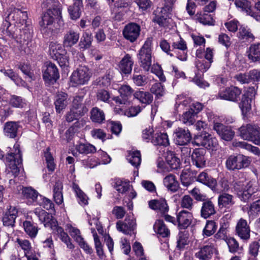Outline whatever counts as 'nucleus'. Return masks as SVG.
<instances>
[{"label": "nucleus", "mask_w": 260, "mask_h": 260, "mask_svg": "<svg viewBox=\"0 0 260 260\" xmlns=\"http://www.w3.org/2000/svg\"><path fill=\"white\" fill-rule=\"evenodd\" d=\"M193 143L197 146H203L212 151L217 150L218 147L217 139L207 133L196 136Z\"/></svg>", "instance_id": "423d86ee"}, {"label": "nucleus", "mask_w": 260, "mask_h": 260, "mask_svg": "<svg viewBox=\"0 0 260 260\" xmlns=\"http://www.w3.org/2000/svg\"><path fill=\"white\" fill-rule=\"evenodd\" d=\"M90 119L93 122L102 123L105 120V115L103 110L94 107L90 111Z\"/></svg>", "instance_id": "a19ab883"}, {"label": "nucleus", "mask_w": 260, "mask_h": 260, "mask_svg": "<svg viewBox=\"0 0 260 260\" xmlns=\"http://www.w3.org/2000/svg\"><path fill=\"white\" fill-rule=\"evenodd\" d=\"M248 213L249 216L254 218L260 213V200L253 202L250 206Z\"/></svg>", "instance_id": "774afa93"}, {"label": "nucleus", "mask_w": 260, "mask_h": 260, "mask_svg": "<svg viewBox=\"0 0 260 260\" xmlns=\"http://www.w3.org/2000/svg\"><path fill=\"white\" fill-rule=\"evenodd\" d=\"M169 12L165 7L157 8L153 12L154 15L152 21L160 26H165L168 23L166 13Z\"/></svg>", "instance_id": "bb28decb"}, {"label": "nucleus", "mask_w": 260, "mask_h": 260, "mask_svg": "<svg viewBox=\"0 0 260 260\" xmlns=\"http://www.w3.org/2000/svg\"><path fill=\"white\" fill-rule=\"evenodd\" d=\"M62 190V184L59 182H56L53 189V198L54 201L58 205H60L63 203Z\"/></svg>", "instance_id": "09e8293b"}, {"label": "nucleus", "mask_w": 260, "mask_h": 260, "mask_svg": "<svg viewBox=\"0 0 260 260\" xmlns=\"http://www.w3.org/2000/svg\"><path fill=\"white\" fill-rule=\"evenodd\" d=\"M215 250L213 245H205L195 253V256L201 260H209L212 258Z\"/></svg>", "instance_id": "cd10ccee"}, {"label": "nucleus", "mask_w": 260, "mask_h": 260, "mask_svg": "<svg viewBox=\"0 0 260 260\" xmlns=\"http://www.w3.org/2000/svg\"><path fill=\"white\" fill-rule=\"evenodd\" d=\"M152 40L148 38L137 54L140 66L145 71H149L152 63Z\"/></svg>", "instance_id": "7ed1b4c3"}, {"label": "nucleus", "mask_w": 260, "mask_h": 260, "mask_svg": "<svg viewBox=\"0 0 260 260\" xmlns=\"http://www.w3.org/2000/svg\"><path fill=\"white\" fill-rule=\"evenodd\" d=\"M44 157L47 164V169L49 171L53 172L55 168L54 158L50 152V148H47L44 151Z\"/></svg>", "instance_id": "680f3d73"}, {"label": "nucleus", "mask_w": 260, "mask_h": 260, "mask_svg": "<svg viewBox=\"0 0 260 260\" xmlns=\"http://www.w3.org/2000/svg\"><path fill=\"white\" fill-rule=\"evenodd\" d=\"M34 213L40 222L46 228L51 229L54 222V224L56 223L57 221L53 218L52 215L43 209L37 208L34 210Z\"/></svg>", "instance_id": "f3484780"}, {"label": "nucleus", "mask_w": 260, "mask_h": 260, "mask_svg": "<svg viewBox=\"0 0 260 260\" xmlns=\"http://www.w3.org/2000/svg\"><path fill=\"white\" fill-rule=\"evenodd\" d=\"M255 184V182L253 181L248 182L237 181L234 184V189L241 200L246 202L257 190Z\"/></svg>", "instance_id": "20e7f679"}, {"label": "nucleus", "mask_w": 260, "mask_h": 260, "mask_svg": "<svg viewBox=\"0 0 260 260\" xmlns=\"http://www.w3.org/2000/svg\"><path fill=\"white\" fill-rule=\"evenodd\" d=\"M149 206L151 209L161 215L167 213L169 210L167 201L164 199L151 200L149 202Z\"/></svg>", "instance_id": "5701e85b"}, {"label": "nucleus", "mask_w": 260, "mask_h": 260, "mask_svg": "<svg viewBox=\"0 0 260 260\" xmlns=\"http://www.w3.org/2000/svg\"><path fill=\"white\" fill-rule=\"evenodd\" d=\"M172 51L179 59L185 61L187 58V47L186 42L181 37L172 44Z\"/></svg>", "instance_id": "9d476101"}, {"label": "nucleus", "mask_w": 260, "mask_h": 260, "mask_svg": "<svg viewBox=\"0 0 260 260\" xmlns=\"http://www.w3.org/2000/svg\"><path fill=\"white\" fill-rule=\"evenodd\" d=\"M20 127L19 122L13 121L6 122L4 126V134L10 138H15L17 136Z\"/></svg>", "instance_id": "a878e982"}, {"label": "nucleus", "mask_w": 260, "mask_h": 260, "mask_svg": "<svg viewBox=\"0 0 260 260\" xmlns=\"http://www.w3.org/2000/svg\"><path fill=\"white\" fill-rule=\"evenodd\" d=\"M215 205L210 199H206L203 201L201 208V216L207 219L216 213Z\"/></svg>", "instance_id": "b1692460"}, {"label": "nucleus", "mask_w": 260, "mask_h": 260, "mask_svg": "<svg viewBox=\"0 0 260 260\" xmlns=\"http://www.w3.org/2000/svg\"><path fill=\"white\" fill-rule=\"evenodd\" d=\"M238 38L243 42H252L255 37L251 29L247 26L241 25L237 33Z\"/></svg>", "instance_id": "72a5a7b5"}, {"label": "nucleus", "mask_w": 260, "mask_h": 260, "mask_svg": "<svg viewBox=\"0 0 260 260\" xmlns=\"http://www.w3.org/2000/svg\"><path fill=\"white\" fill-rule=\"evenodd\" d=\"M119 92L120 94V96L125 98V100L127 101L134 93V90L128 85H122L119 89Z\"/></svg>", "instance_id": "0e129e2a"}, {"label": "nucleus", "mask_w": 260, "mask_h": 260, "mask_svg": "<svg viewBox=\"0 0 260 260\" xmlns=\"http://www.w3.org/2000/svg\"><path fill=\"white\" fill-rule=\"evenodd\" d=\"M114 187L118 192L124 193L130 190L132 186L129 182L118 179L116 181Z\"/></svg>", "instance_id": "13d9d810"}, {"label": "nucleus", "mask_w": 260, "mask_h": 260, "mask_svg": "<svg viewBox=\"0 0 260 260\" xmlns=\"http://www.w3.org/2000/svg\"><path fill=\"white\" fill-rule=\"evenodd\" d=\"M43 77L45 82L53 84L59 77L58 69L55 64L46 62L43 67Z\"/></svg>", "instance_id": "6e6552de"}, {"label": "nucleus", "mask_w": 260, "mask_h": 260, "mask_svg": "<svg viewBox=\"0 0 260 260\" xmlns=\"http://www.w3.org/2000/svg\"><path fill=\"white\" fill-rule=\"evenodd\" d=\"M250 162L247 156L240 154H234L226 158L225 167L230 171L239 170L249 166Z\"/></svg>", "instance_id": "39448f33"}, {"label": "nucleus", "mask_w": 260, "mask_h": 260, "mask_svg": "<svg viewBox=\"0 0 260 260\" xmlns=\"http://www.w3.org/2000/svg\"><path fill=\"white\" fill-rule=\"evenodd\" d=\"M14 148L15 152L8 154L6 156V162L8 166L7 169L8 174H11L15 177L19 173L20 170L18 166L22 164V158L19 145L15 144L14 145Z\"/></svg>", "instance_id": "f03ea898"}, {"label": "nucleus", "mask_w": 260, "mask_h": 260, "mask_svg": "<svg viewBox=\"0 0 260 260\" xmlns=\"http://www.w3.org/2000/svg\"><path fill=\"white\" fill-rule=\"evenodd\" d=\"M155 145L167 146L170 144L168 136L167 133H156L153 135L151 141Z\"/></svg>", "instance_id": "58836bf2"}, {"label": "nucleus", "mask_w": 260, "mask_h": 260, "mask_svg": "<svg viewBox=\"0 0 260 260\" xmlns=\"http://www.w3.org/2000/svg\"><path fill=\"white\" fill-rule=\"evenodd\" d=\"M52 226V227L51 229L52 230L54 234L59 238L62 242L65 243L68 248L70 249H74V245L71 242L70 238L68 234L64 232L63 229L58 226L57 221L56 224H54V222Z\"/></svg>", "instance_id": "2eb2a0df"}, {"label": "nucleus", "mask_w": 260, "mask_h": 260, "mask_svg": "<svg viewBox=\"0 0 260 260\" xmlns=\"http://www.w3.org/2000/svg\"><path fill=\"white\" fill-rule=\"evenodd\" d=\"M154 231L162 237H167L170 234V230L162 220H157L153 225Z\"/></svg>", "instance_id": "ea45409f"}, {"label": "nucleus", "mask_w": 260, "mask_h": 260, "mask_svg": "<svg viewBox=\"0 0 260 260\" xmlns=\"http://www.w3.org/2000/svg\"><path fill=\"white\" fill-rule=\"evenodd\" d=\"M126 159L132 166L137 168L141 162V153L139 151L129 152Z\"/></svg>", "instance_id": "3c124183"}, {"label": "nucleus", "mask_w": 260, "mask_h": 260, "mask_svg": "<svg viewBox=\"0 0 260 260\" xmlns=\"http://www.w3.org/2000/svg\"><path fill=\"white\" fill-rule=\"evenodd\" d=\"M253 125L248 124L242 125L239 128L240 137L244 140L249 141L251 137V132L252 130Z\"/></svg>", "instance_id": "5fc2aeb1"}, {"label": "nucleus", "mask_w": 260, "mask_h": 260, "mask_svg": "<svg viewBox=\"0 0 260 260\" xmlns=\"http://www.w3.org/2000/svg\"><path fill=\"white\" fill-rule=\"evenodd\" d=\"M206 151L203 148H196L191 154V162L197 168L202 169L206 166Z\"/></svg>", "instance_id": "4468645a"}, {"label": "nucleus", "mask_w": 260, "mask_h": 260, "mask_svg": "<svg viewBox=\"0 0 260 260\" xmlns=\"http://www.w3.org/2000/svg\"><path fill=\"white\" fill-rule=\"evenodd\" d=\"M180 180L183 185L188 186L192 181V175L189 169L182 171L180 175Z\"/></svg>", "instance_id": "338daca9"}, {"label": "nucleus", "mask_w": 260, "mask_h": 260, "mask_svg": "<svg viewBox=\"0 0 260 260\" xmlns=\"http://www.w3.org/2000/svg\"><path fill=\"white\" fill-rule=\"evenodd\" d=\"M216 228L217 225L214 221L208 220L203 231V235L209 237L215 232Z\"/></svg>", "instance_id": "e2e57ef3"}, {"label": "nucleus", "mask_w": 260, "mask_h": 260, "mask_svg": "<svg viewBox=\"0 0 260 260\" xmlns=\"http://www.w3.org/2000/svg\"><path fill=\"white\" fill-rule=\"evenodd\" d=\"M70 100L67 93L63 92H58L55 96L54 102L57 113H60L64 110L70 103Z\"/></svg>", "instance_id": "6ab92c4d"}, {"label": "nucleus", "mask_w": 260, "mask_h": 260, "mask_svg": "<svg viewBox=\"0 0 260 260\" xmlns=\"http://www.w3.org/2000/svg\"><path fill=\"white\" fill-rule=\"evenodd\" d=\"M64 50L61 44L51 42L49 45V54L52 59H57L60 55H62Z\"/></svg>", "instance_id": "37998d69"}, {"label": "nucleus", "mask_w": 260, "mask_h": 260, "mask_svg": "<svg viewBox=\"0 0 260 260\" xmlns=\"http://www.w3.org/2000/svg\"><path fill=\"white\" fill-rule=\"evenodd\" d=\"M236 147H239L242 148H244L256 155H260L259 149L255 146H252L245 142H236L234 145Z\"/></svg>", "instance_id": "052dcab7"}, {"label": "nucleus", "mask_w": 260, "mask_h": 260, "mask_svg": "<svg viewBox=\"0 0 260 260\" xmlns=\"http://www.w3.org/2000/svg\"><path fill=\"white\" fill-rule=\"evenodd\" d=\"M250 135L251 138L250 141L256 145H260V126L253 125Z\"/></svg>", "instance_id": "69168bd1"}, {"label": "nucleus", "mask_w": 260, "mask_h": 260, "mask_svg": "<svg viewBox=\"0 0 260 260\" xmlns=\"http://www.w3.org/2000/svg\"><path fill=\"white\" fill-rule=\"evenodd\" d=\"M113 77L112 71H107L105 75L103 77H99L95 81V83L101 87H107L110 85Z\"/></svg>", "instance_id": "79ce46f5"}, {"label": "nucleus", "mask_w": 260, "mask_h": 260, "mask_svg": "<svg viewBox=\"0 0 260 260\" xmlns=\"http://www.w3.org/2000/svg\"><path fill=\"white\" fill-rule=\"evenodd\" d=\"M117 230L124 234H129L136 228V222L133 219L126 218L124 222L118 221L116 223Z\"/></svg>", "instance_id": "c85d7f7f"}, {"label": "nucleus", "mask_w": 260, "mask_h": 260, "mask_svg": "<svg viewBox=\"0 0 260 260\" xmlns=\"http://www.w3.org/2000/svg\"><path fill=\"white\" fill-rule=\"evenodd\" d=\"M1 72H2L5 76L10 78L18 86H23L25 84L23 81L17 74H16L12 69H2Z\"/></svg>", "instance_id": "de8ad7c7"}, {"label": "nucleus", "mask_w": 260, "mask_h": 260, "mask_svg": "<svg viewBox=\"0 0 260 260\" xmlns=\"http://www.w3.org/2000/svg\"><path fill=\"white\" fill-rule=\"evenodd\" d=\"M242 90L236 86H232L221 89L218 94L219 98L222 100L237 102L240 99Z\"/></svg>", "instance_id": "1a4fd4ad"}, {"label": "nucleus", "mask_w": 260, "mask_h": 260, "mask_svg": "<svg viewBox=\"0 0 260 260\" xmlns=\"http://www.w3.org/2000/svg\"><path fill=\"white\" fill-rule=\"evenodd\" d=\"M235 232L241 239L247 240L250 238V229L246 220L240 218L236 224Z\"/></svg>", "instance_id": "dca6fc26"}, {"label": "nucleus", "mask_w": 260, "mask_h": 260, "mask_svg": "<svg viewBox=\"0 0 260 260\" xmlns=\"http://www.w3.org/2000/svg\"><path fill=\"white\" fill-rule=\"evenodd\" d=\"M250 100L245 94L242 95L241 102L239 106L240 108L242 115L244 117H247L250 113L251 109Z\"/></svg>", "instance_id": "c03bdc74"}, {"label": "nucleus", "mask_w": 260, "mask_h": 260, "mask_svg": "<svg viewBox=\"0 0 260 260\" xmlns=\"http://www.w3.org/2000/svg\"><path fill=\"white\" fill-rule=\"evenodd\" d=\"M248 57L253 61L260 60V43L250 47Z\"/></svg>", "instance_id": "6e6d98bb"}, {"label": "nucleus", "mask_w": 260, "mask_h": 260, "mask_svg": "<svg viewBox=\"0 0 260 260\" xmlns=\"http://www.w3.org/2000/svg\"><path fill=\"white\" fill-rule=\"evenodd\" d=\"M164 184L167 189L173 192L177 191L179 187V182L176 180V177L173 174H169L164 179Z\"/></svg>", "instance_id": "c9c22d12"}, {"label": "nucleus", "mask_w": 260, "mask_h": 260, "mask_svg": "<svg viewBox=\"0 0 260 260\" xmlns=\"http://www.w3.org/2000/svg\"><path fill=\"white\" fill-rule=\"evenodd\" d=\"M166 161L171 169L177 170L181 165L180 160L173 152H169L166 156Z\"/></svg>", "instance_id": "a18cd8bd"}, {"label": "nucleus", "mask_w": 260, "mask_h": 260, "mask_svg": "<svg viewBox=\"0 0 260 260\" xmlns=\"http://www.w3.org/2000/svg\"><path fill=\"white\" fill-rule=\"evenodd\" d=\"M82 8V0H74L73 5L68 8L71 18L73 20L78 19L81 16Z\"/></svg>", "instance_id": "473e14b6"}, {"label": "nucleus", "mask_w": 260, "mask_h": 260, "mask_svg": "<svg viewBox=\"0 0 260 260\" xmlns=\"http://www.w3.org/2000/svg\"><path fill=\"white\" fill-rule=\"evenodd\" d=\"M80 34L78 32L70 29L64 34L63 39V46L64 47L71 48L78 42Z\"/></svg>", "instance_id": "393cba45"}, {"label": "nucleus", "mask_w": 260, "mask_h": 260, "mask_svg": "<svg viewBox=\"0 0 260 260\" xmlns=\"http://www.w3.org/2000/svg\"><path fill=\"white\" fill-rule=\"evenodd\" d=\"M140 26L136 23H129L123 30V35L125 39L131 42L136 41L140 35Z\"/></svg>", "instance_id": "9b49d317"}, {"label": "nucleus", "mask_w": 260, "mask_h": 260, "mask_svg": "<svg viewBox=\"0 0 260 260\" xmlns=\"http://www.w3.org/2000/svg\"><path fill=\"white\" fill-rule=\"evenodd\" d=\"M175 141L176 144L186 146L189 143L191 137L188 129L179 127L175 132Z\"/></svg>", "instance_id": "aec40b11"}, {"label": "nucleus", "mask_w": 260, "mask_h": 260, "mask_svg": "<svg viewBox=\"0 0 260 260\" xmlns=\"http://www.w3.org/2000/svg\"><path fill=\"white\" fill-rule=\"evenodd\" d=\"M76 150L80 154H88L96 151L94 146L90 144L81 143L76 146Z\"/></svg>", "instance_id": "8fccbe9b"}, {"label": "nucleus", "mask_w": 260, "mask_h": 260, "mask_svg": "<svg viewBox=\"0 0 260 260\" xmlns=\"http://www.w3.org/2000/svg\"><path fill=\"white\" fill-rule=\"evenodd\" d=\"M197 181L208 186L213 190L215 189L217 185L216 179L205 172H202L199 174L197 178Z\"/></svg>", "instance_id": "c756f323"}, {"label": "nucleus", "mask_w": 260, "mask_h": 260, "mask_svg": "<svg viewBox=\"0 0 260 260\" xmlns=\"http://www.w3.org/2000/svg\"><path fill=\"white\" fill-rule=\"evenodd\" d=\"M84 96L76 95L74 97L71 108L81 116L84 115L88 111V106L83 101Z\"/></svg>", "instance_id": "a211bd4d"}, {"label": "nucleus", "mask_w": 260, "mask_h": 260, "mask_svg": "<svg viewBox=\"0 0 260 260\" xmlns=\"http://www.w3.org/2000/svg\"><path fill=\"white\" fill-rule=\"evenodd\" d=\"M134 62L132 56L126 54L120 61L119 67L121 73L129 74L131 73Z\"/></svg>", "instance_id": "2f4dec72"}, {"label": "nucleus", "mask_w": 260, "mask_h": 260, "mask_svg": "<svg viewBox=\"0 0 260 260\" xmlns=\"http://www.w3.org/2000/svg\"><path fill=\"white\" fill-rule=\"evenodd\" d=\"M72 189L76 194L79 204L81 206L87 205L88 204V197L81 189L79 185L75 183H73L72 184Z\"/></svg>", "instance_id": "4c0bfd02"}, {"label": "nucleus", "mask_w": 260, "mask_h": 260, "mask_svg": "<svg viewBox=\"0 0 260 260\" xmlns=\"http://www.w3.org/2000/svg\"><path fill=\"white\" fill-rule=\"evenodd\" d=\"M17 212V210L15 207H11L3 216V221L4 225L8 226H13L15 222Z\"/></svg>", "instance_id": "f704fd0d"}, {"label": "nucleus", "mask_w": 260, "mask_h": 260, "mask_svg": "<svg viewBox=\"0 0 260 260\" xmlns=\"http://www.w3.org/2000/svg\"><path fill=\"white\" fill-rule=\"evenodd\" d=\"M23 227L25 232L31 237L34 238L38 233V227L30 221H25L23 222Z\"/></svg>", "instance_id": "bf43d9fd"}, {"label": "nucleus", "mask_w": 260, "mask_h": 260, "mask_svg": "<svg viewBox=\"0 0 260 260\" xmlns=\"http://www.w3.org/2000/svg\"><path fill=\"white\" fill-rule=\"evenodd\" d=\"M27 14L25 11H22L19 9H15L11 12L6 18L3 23L4 35L11 39H14L15 34L14 31L10 29L11 21H15V24L22 28L27 26Z\"/></svg>", "instance_id": "f257e3e1"}, {"label": "nucleus", "mask_w": 260, "mask_h": 260, "mask_svg": "<svg viewBox=\"0 0 260 260\" xmlns=\"http://www.w3.org/2000/svg\"><path fill=\"white\" fill-rule=\"evenodd\" d=\"M193 216L191 212L182 210L177 215V220L180 229H185L191 223Z\"/></svg>", "instance_id": "412c9836"}, {"label": "nucleus", "mask_w": 260, "mask_h": 260, "mask_svg": "<svg viewBox=\"0 0 260 260\" xmlns=\"http://www.w3.org/2000/svg\"><path fill=\"white\" fill-rule=\"evenodd\" d=\"M234 204L233 197L231 194L222 193L218 198V204L220 208L229 207Z\"/></svg>", "instance_id": "49530a36"}, {"label": "nucleus", "mask_w": 260, "mask_h": 260, "mask_svg": "<svg viewBox=\"0 0 260 260\" xmlns=\"http://www.w3.org/2000/svg\"><path fill=\"white\" fill-rule=\"evenodd\" d=\"M79 125V122L76 121L70 126L65 132H63L62 129L59 128L58 132L60 139L68 143L70 142L73 139L75 134L78 132Z\"/></svg>", "instance_id": "4be33fe9"}, {"label": "nucleus", "mask_w": 260, "mask_h": 260, "mask_svg": "<svg viewBox=\"0 0 260 260\" xmlns=\"http://www.w3.org/2000/svg\"><path fill=\"white\" fill-rule=\"evenodd\" d=\"M60 15L61 11L59 8L49 9L42 16L40 25L42 27H46L51 25L54 19L59 18Z\"/></svg>", "instance_id": "ddd939ff"}, {"label": "nucleus", "mask_w": 260, "mask_h": 260, "mask_svg": "<svg viewBox=\"0 0 260 260\" xmlns=\"http://www.w3.org/2000/svg\"><path fill=\"white\" fill-rule=\"evenodd\" d=\"M92 41L91 34L87 32L83 33L79 43V48L83 50L89 48L91 45Z\"/></svg>", "instance_id": "603ef678"}, {"label": "nucleus", "mask_w": 260, "mask_h": 260, "mask_svg": "<svg viewBox=\"0 0 260 260\" xmlns=\"http://www.w3.org/2000/svg\"><path fill=\"white\" fill-rule=\"evenodd\" d=\"M22 194L24 198L27 199L30 204H34L35 205L36 204L39 197L41 196L36 190L29 187L23 188Z\"/></svg>", "instance_id": "e433bc0d"}, {"label": "nucleus", "mask_w": 260, "mask_h": 260, "mask_svg": "<svg viewBox=\"0 0 260 260\" xmlns=\"http://www.w3.org/2000/svg\"><path fill=\"white\" fill-rule=\"evenodd\" d=\"M151 94L155 95L156 99H159L165 94V90L164 86L159 82L153 84L150 88Z\"/></svg>", "instance_id": "4d7b16f0"}, {"label": "nucleus", "mask_w": 260, "mask_h": 260, "mask_svg": "<svg viewBox=\"0 0 260 260\" xmlns=\"http://www.w3.org/2000/svg\"><path fill=\"white\" fill-rule=\"evenodd\" d=\"M213 129L222 139L226 141H231L235 136V132L231 126H225L219 122L214 121Z\"/></svg>", "instance_id": "f8f14e48"}, {"label": "nucleus", "mask_w": 260, "mask_h": 260, "mask_svg": "<svg viewBox=\"0 0 260 260\" xmlns=\"http://www.w3.org/2000/svg\"><path fill=\"white\" fill-rule=\"evenodd\" d=\"M134 96L140 103L145 105H150L153 100V96L151 93L140 89L134 92Z\"/></svg>", "instance_id": "7c9ffc66"}, {"label": "nucleus", "mask_w": 260, "mask_h": 260, "mask_svg": "<svg viewBox=\"0 0 260 260\" xmlns=\"http://www.w3.org/2000/svg\"><path fill=\"white\" fill-rule=\"evenodd\" d=\"M90 78L88 69L84 66L81 67L74 71L71 77L70 82L73 86L86 84Z\"/></svg>", "instance_id": "0eeeda50"}, {"label": "nucleus", "mask_w": 260, "mask_h": 260, "mask_svg": "<svg viewBox=\"0 0 260 260\" xmlns=\"http://www.w3.org/2000/svg\"><path fill=\"white\" fill-rule=\"evenodd\" d=\"M225 241L231 253H235L242 249V247L239 246L238 242L233 237L226 238Z\"/></svg>", "instance_id": "864d4df0"}]
</instances>
